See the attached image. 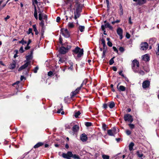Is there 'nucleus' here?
Here are the masks:
<instances>
[{
    "instance_id": "nucleus-17",
    "label": "nucleus",
    "mask_w": 159,
    "mask_h": 159,
    "mask_svg": "<svg viewBox=\"0 0 159 159\" xmlns=\"http://www.w3.org/2000/svg\"><path fill=\"white\" fill-rule=\"evenodd\" d=\"M143 60L145 61H148L149 60V57L148 55L147 54L145 55L142 56Z\"/></svg>"
},
{
    "instance_id": "nucleus-54",
    "label": "nucleus",
    "mask_w": 159,
    "mask_h": 159,
    "mask_svg": "<svg viewBox=\"0 0 159 159\" xmlns=\"http://www.w3.org/2000/svg\"><path fill=\"white\" fill-rule=\"evenodd\" d=\"M32 29L31 28H29L28 30V34H29L30 33H32V34H33L32 33Z\"/></svg>"
},
{
    "instance_id": "nucleus-62",
    "label": "nucleus",
    "mask_w": 159,
    "mask_h": 159,
    "mask_svg": "<svg viewBox=\"0 0 159 159\" xmlns=\"http://www.w3.org/2000/svg\"><path fill=\"white\" fill-rule=\"evenodd\" d=\"M62 38H61V36H60V37L59 38V41L60 43L61 44L62 43Z\"/></svg>"
},
{
    "instance_id": "nucleus-29",
    "label": "nucleus",
    "mask_w": 159,
    "mask_h": 159,
    "mask_svg": "<svg viewBox=\"0 0 159 159\" xmlns=\"http://www.w3.org/2000/svg\"><path fill=\"white\" fill-rule=\"evenodd\" d=\"M135 72L138 73L140 75H143L144 74V71L142 70H139V68H138V71Z\"/></svg>"
},
{
    "instance_id": "nucleus-63",
    "label": "nucleus",
    "mask_w": 159,
    "mask_h": 159,
    "mask_svg": "<svg viewBox=\"0 0 159 159\" xmlns=\"http://www.w3.org/2000/svg\"><path fill=\"white\" fill-rule=\"evenodd\" d=\"M129 23L130 24H132L133 23L131 20V18L130 17L129 18Z\"/></svg>"
},
{
    "instance_id": "nucleus-3",
    "label": "nucleus",
    "mask_w": 159,
    "mask_h": 159,
    "mask_svg": "<svg viewBox=\"0 0 159 159\" xmlns=\"http://www.w3.org/2000/svg\"><path fill=\"white\" fill-rule=\"evenodd\" d=\"M81 11V9L79 7H78L76 8L75 11L74 12V18L75 20L80 17Z\"/></svg>"
},
{
    "instance_id": "nucleus-51",
    "label": "nucleus",
    "mask_w": 159,
    "mask_h": 159,
    "mask_svg": "<svg viewBox=\"0 0 159 159\" xmlns=\"http://www.w3.org/2000/svg\"><path fill=\"white\" fill-rule=\"evenodd\" d=\"M107 44L110 47H111L112 46V43H111V42L110 41H108V42L107 43Z\"/></svg>"
},
{
    "instance_id": "nucleus-4",
    "label": "nucleus",
    "mask_w": 159,
    "mask_h": 159,
    "mask_svg": "<svg viewBox=\"0 0 159 159\" xmlns=\"http://www.w3.org/2000/svg\"><path fill=\"white\" fill-rule=\"evenodd\" d=\"M124 119L125 121H128L130 123L132 122L133 121L132 116L129 114H127L124 115Z\"/></svg>"
},
{
    "instance_id": "nucleus-12",
    "label": "nucleus",
    "mask_w": 159,
    "mask_h": 159,
    "mask_svg": "<svg viewBox=\"0 0 159 159\" xmlns=\"http://www.w3.org/2000/svg\"><path fill=\"white\" fill-rule=\"evenodd\" d=\"M30 65V62H26V63L24 65L20 67L18 69V71H20L21 70L25 69L29 65Z\"/></svg>"
},
{
    "instance_id": "nucleus-23",
    "label": "nucleus",
    "mask_w": 159,
    "mask_h": 159,
    "mask_svg": "<svg viewBox=\"0 0 159 159\" xmlns=\"http://www.w3.org/2000/svg\"><path fill=\"white\" fill-rule=\"evenodd\" d=\"M107 134L108 135L111 136H113L115 134L111 129H109L107 130Z\"/></svg>"
},
{
    "instance_id": "nucleus-5",
    "label": "nucleus",
    "mask_w": 159,
    "mask_h": 159,
    "mask_svg": "<svg viewBox=\"0 0 159 159\" xmlns=\"http://www.w3.org/2000/svg\"><path fill=\"white\" fill-rule=\"evenodd\" d=\"M71 47L70 46H68L66 48L64 47H61L60 49V52L62 54H65L68 51V49H70Z\"/></svg>"
},
{
    "instance_id": "nucleus-35",
    "label": "nucleus",
    "mask_w": 159,
    "mask_h": 159,
    "mask_svg": "<svg viewBox=\"0 0 159 159\" xmlns=\"http://www.w3.org/2000/svg\"><path fill=\"white\" fill-rule=\"evenodd\" d=\"M19 43H21L23 45H25L27 43V42L24 40L23 39H22L19 42Z\"/></svg>"
},
{
    "instance_id": "nucleus-16",
    "label": "nucleus",
    "mask_w": 159,
    "mask_h": 159,
    "mask_svg": "<svg viewBox=\"0 0 159 159\" xmlns=\"http://www.w3.org/2000/svg\"><path fill=\"white\" fill-rule=\"evenodd\" d=\"M16 62L15 61H13L9 65V68L10 69H13L16 67Z\"/></svg>"
},
{
    "instance_id": "nucleus-39",
    "label": "nucleus",
    "mask_w": 159,
    "mask_h": 159,
    "mask_svg": "<svg viewBox=\"0 0 159 159\" xmlns=\"http://www.w3.org/2000/svg\"><path fill=\"white\" fill-rule=\"evenodd\" d=\"M60 106L61 107V108L60 109H58V110L57 111V113H60L61 112V111L63 110V106L62 104L61 103L60 104Z\"/></svg>"
},
{
    "instance_id": "nucleus-27",
    "label": "nucleus",
    "mask_w": 159,
    "mask_h": 159,
    "mask_svg": "<svg viewBox=\"0 0 159 159\" xmlns=\"http://www.w3.org/2000/svg\"><path fill=\"white\" fill-rule=\"evenodd\" d=\"M104 26L106 28H108L111 30L112 29V26L109 23H107L105 24Z\"/></svg>"
},
{
    "instance_id": "nucleus-60",
    "label": "nucleus",
    "mask_w": 159,
    "mask_h": 159,
    "mask_svg": "<svg viewBox=\"0 0 159 159\" xmlns=\"http://www.w3.org/2000/svg\"><path fill=\"white\" fill-rule=\"evenodd\" d=\"M20 52L21 53L24 52L23 48V47H21L20 49Z\"/></svg>"
},
{
    "instance_id": "nucleus-9",
    "label": "nucleus",
    "mask_w": 159,
    "mask_h": 159,
    "mask_svg": "<svg viewBox=\"0 0 159 159\" xmlns=\"http://www.w3.org/2000/svg\"><path fill=\"white\" fill-rule=\"evenodd\" d=\"M62 156L64 158L69 159L70 157H72V153L71 152H68L67 154L63 153Z\"/></svg>"
},
{
    "instance_id": "nucleus-52",
    "label": "nucleus",
    "mask_w": 159,
    "mask_h": 159,
    "mask_svg": "<svg viewBox=\"0 0 159 159\" xmlns=\"http://www.w3.org/2000/svg\"><path fill=\"white\" fill-rule=\"evenodd\" d=\"M38 69L39 68L37 66L33 70L34 72V73H36Z\"/></svg>"
},
{
    "instance_id": "nucleus-24",
    "label": "nucleus",
    "mask_w": 159,
    "mask_h": 159,
    "mask_svg": "<svg viewBox=\"0 0 159 159\" xmlns=\"http://www.w3.org/2000/svg\"><path fill=\"white\" fill-rule=\"evenodd\" d=\"M134 145V143L131 142L129 145V149L130 151H131L133 150V147Z\"/></svg>"
},
{
    "instance_id": "nucleus-18",
    "label": "nucleus",
    "mask_w": 159,
    "mask_h": 159,
    "mask_svg": "<svg viewBox=\"0 0 159 159\" xmlns=\"http://www.w3.org/2000/svg\"><path fill=\"white\" fill-rule=\"evenodd\" d=\"M119 84H120L119 83L117 85V88L120 91H124L125 90V88L124 86L122 85L120 86L118 88V86L119 85Z\"/></svg>"
},
{
    "instance_id": "nucleus-11",
    "label": "nucleus",
    "mask_w": 159,
    "mask_h": 159,
    "mask_svg": "<svg viewBox=\"0 0 159 159\" xmlns=\"http://www.w3.org/2000/svg\"><path fill=\"white\" fill-rule=\"evenodd\" d=\"M117 34L119 35L120 38V39L123 38V30L120 28H118L117 30Z\"/></svg>"
},
{
    "instance_id": "nucleus-44",
    "label": "nucleus",
    "mask_w": 159,
    "mask_h": 159,
    "mask_svg": "<svg viewBox=\"0 0 159 159\" xmlns=\"http://www.w3.org/2000/svg\"><path fill=\"white\" fill-rule=\"evenodd\" d=\"M156 54L157 55H159V44H158V47L156 51Z\"/></svg>"
},
{
    "instance_id": "nucleus-15",
    "label": "nucleus",
    "mask_w": 159,
    "mask_h": 159,
    "mask_svg": "<svg viewBox=\"0 0 159 159\" xmlns=\"http://www.w3.org/2000/svg\"><path fill=\"white\" fill-rule=\"evenodd\" d=\"M32 58L33 56L32 52H31L30 54L26 56V58L27 61V62H30V60L32 59Z\"/></svg>"
},
{
    "instance_id": "nucleus-50",
    "label": "nucleus",
    "mask_w": 159,
    "mask_h": 159,
    "mask_svg": "<svg viewBox=\"0 0 159 159\" xmlns=\"http://www.w3.org/2000/svg\"><path fill=\"white\" fill-rule=\"evenodd\" d=\"M126 133L127 135H129L131 134V132L129 130H127L126 131Z\"/></svg>"
},
{
    "instance_id": "nucleus-41",
    "label": "nucleus",
    "mask_w": 159,
    "mask_h": 159,
    "mask_svg": "<svg viewBox=\"0 0 159 159\" xmlns=\"http://www.w3.org/2000/svg\"><path fill=\"white\" fill-rule=\"evenodd\" d=\"M102 44L103 45V46L104 47L106 45L105 41V40L103 39H102L101 40Z\"/></svg>"
},
{
    "instance_id": "nucleus-36",
    "label": "nucleus",
    "mask_w": 159,
    "mask_h": 159,
    "mask_svg": "<svg viewBox=\"0 0 159 159\" xmlns=\"http://www.w3.org/2000/svg\"><path fill=\"white\" fill-rule=\"evenodd\" d=\"M42 19H45L46 20H47V16L45 14H42Z\"/></svg>"
},
{
    "instance_id": "nucleus-58",
    "label": "nucleus",
    "mask_w": 159,
    "mask_h": 159,
    "mask_svg": "<svg viewBox=\"0 0 159 159\" xmlns=\"http://www.w3.org/2000/svg\"><path fill=\"white\" fill-rule=\"evenodd\" d=\"M126 37L127 39H129L130 37V35L128 33H126Z\"/></svg>"
},
{
    "instance_id": "nucleus-47",
    "label": "nucleus",
    "mask_w": 159,
    "mask_h": 159,
    "mask_svg": "<svg viewBox=\"0 0 159 159\" xmlns=\"http://www.w3.org/2000/svg\"><path fill=\"white\" fill-rule=\"evenodd\" d=\"M15 52H16V53L14 54V57L15 58H16V57H17V56H18L17 55V54L18 53V51L17 50H15Z\"/></svg>"
},
{
    "instance_id": "nucleus-38",
    "label": "nucleus",
    "mask_w": 159,
    "mask_h": 159,
    "mask_svg": "<svg viewBox=\"0 0 159 159\" xmlns=\"http://www.w3.org/2000/svg\"><path fill=\"white\" fill-rule=\"evenodd\" d=\"M107 126L105 124H104V123L102 124V128L103 129L104 131H105L106 130V129H107Z\"/></svg>"
},
{
    "instance_id": "nucleus-13",
    "label": "nucleus",
    "mask_w": 159,
    "mask_h": 159,
    "mask_svg": "<svg viewBox=\"0 0 159 159\" xmlns=\"http://www.w3.org/2000/svg\"><path fill=\"white\" fill-rule=\"evenodd\" d=\"M150 85V82L148 80H146L144 81L142 84L143 87L145 89L148 88Z\"/></svg>"
},
{
    "instance_id": "nucleus-25",
    "label": "nucleus",
    "mask_w": 159,
    "mask_h": 159,
    "mask_svg": "<svg viewBox=\"0 0 159 159\" xmlns=\"http://www.w3.org/2000/svg\"><path fill=\"white\" fill-rule=\"evenodd\" d=\"M146 0H138V5H142L146 2Z\"/></svg>"
},
{
    "instance_id": "nucleus-46",
    "label": "nucleus",
    "mask_w": 159,
    "mask_h": 159,
    "mask_svg": "<svg viewBox=\"0 0 159 159\" xmlns=\"http://www.w3.org/2000/svg\"><path fill=\"white\" fill-rule=\"evenodd\" d=\"M111 130L115 134H116V129L115 127H113Z\"/></svg>"
},
{
    "instance_id": "nucleus-20",
    "label": "nucleus",
    "mask_w": 159,
    "mask_h": 159,
    "mask_svg": "<svg viewBox=\"0 0 159 159\" xmlns=\"http://www.w3.org/2000/svg\"><path fill=\"white\" fill-rule=\"evenodd\" d=\"M79 129V127L77 125H75L72 128L73 131L74 132H76L78 131Z\"/></svg>"
},
{
    "instance_id": "nucleus-33",
    "label": "nucleus",
    "mask_w": 159,
    "mask_h": 159,
    "mask_svg": "<svg viewBox=\"0 0 159 159\" xmlns=\"http://www.w3.org/2000/svg\"><path fill=\"white\" fill-rule=\"evenodd\" d=\"M115 58L114 57L111 58L109 61V64L110 65H112L114 63V58Z\"/></svg>"
},
{
    "instance_id": "nucleus-22",
    "label": "nucleus",
    "mask_w": 159,
    "mask_h": 159,
    "mask_svg": "<svg viewBox=\"0 0 159 159\" xmlns=\"http://www.w3.org/2000/svg\"><path fill=\"white\" fill-rule=\"evenodd\" d=\"M43 143L42 142H39L34 146V148H39V147L43 145Z\"/></svg>"
},
{
    "instance_id": "nucleus-57",
    "label": "nucleus",
    "mask_w": 159,
    "mask_h": 159,
    "mask_svg": "<svg viewBox=\"0 0 159 159\" xmlns=\"http://www.w3.org/2000/svg\"><path fill=\"white\" fill-rule=\"evenodd\" d=\"M64 61V60H62L61 58H60L59 60V64H61L63 63Z\"/></svg>"
},
{
    "instance_id": "nucleus-21",
    "label": "nucleus",
    "mask_w": 159,
    "mask_h": 159,
    "mask_svg": "<svg viewBox=\"0 0 159 159\" xmlns=\"http://www.w3.org/2000/svg\"><path fill=\"white\" fill-rule=\"evenodd\" d=\"M34 16L36 20H37L38 19L37 12V11L36 7L35 6H34Z\"/></svg>"
},
{
    "instance_id": "nucleus-40",
    "label": "nucleus",
    "mask_w": 159,
    "mask_h": 159,
    "mask_svg": "<svg viewBox=\"0 0 159 159\" xmlns=\"http://www.w3.org/2000/svg\"><path fill=\"white\" fill-rule=\"evenodd\" d=\"M81 114L80 111H78L77 112H76L75 113V116L76 118L78 117V116H79Z\"/></svg>"
},
{
    "instance_id": "nucleus-64",
    "label": "nucleus",
    "mask_w": 159,
    "mask_h": 159,
    "mask_svg": "<svg viewBox=\"0 0 159 159\" xmlns=\"http://www.w3.org/2000/svg\"><path fill=\"white\" fill-rule=\"evenodd\" d=\"M61 20V18L59 17H57V18L56 21L57 22H59Z\"/></svg>"
},
{
    "instance_id": "nucleus-56",
    "label": "nucleus",
    "mask_w": 159,
    "mask_h": 159,
    "mask_svg": "<svg viewBox=\"0 0 159 159\" xmlns=\"http://www.w3.org/2000/svg\"><path fill=\"white\" fill-rule=\"evenodd\" d=\"M33 27L34 29V31H36L37 30L35 25H33Z\"/></svg>"
},
{
    "instance_id": "nucleus-7",
    "label": "nucleus",
    "mask_w": 159,
    "mask_h": 159,
    "mask_svg": "<svg viewBox=\"0 0 159 159\" xmlns=\"http://www.w3.org/2000/svg\"><path fill=\"white\" fill-rule=\"evenodd\" d=\"M62 34L65 38H68L70 36V34L67 29H62L61 30Z\"/></svg>"
},
{
    "instance_id": "nucleus-8",
    "label": "nucleus",
    "mask_w": 159,
    "mask_h": 159,
    "mask_svg": "<svg viewBox=\"0 0 159 159\" xmlns=\"http://www.w3.org/2000/svg\"><path fill=\"white\" fill-rule=\"evenodd\" d=\"M148 44L147 42H143L140 44V49L142 50H146L148 49Z\"/></svg>"
},
{
    "instance_id": "nucleus-49",
    "label": "nucleus",
    "mask_w": 159,
    "mask_h": 159,
    "mask_svg": "<svg viewBox=\"0 0 159 159\" xmlns=\"http://www.w3.org/2000/svg\"><path fill=\"white\" fill-rule=\"evenodd\" d=\"M119 51L121 52H123L124 51V49L123 47H120L119 48Z\"/></svg>"
},
{
    "instance_id": "nucleus-37",
    "label": "nucleus",
    "mask_w": 159,
    "mask_h": 159,
    "mask_svg": "<svg viewBox=\"0 0 159 159\" xmlns=\"http://www.w3.org/2000/svg\"><path fill=\"white\" fill-rule=\"evenodd\" d=\"M102 157L103 159H109V156L104 154L102 155Z\"/></svg>"
},
{
    "instance_id": "nucleus-30",
    "label": "nucleus",
    "mask_w": 159,
    "mask_h": 159,
    "mask_svg": "<svg viewBox=\"0 0 159 159\" xmlns=\"http://www.w3.org/2000/svg\"><path fill=\"white\" fill-rule=\"evenodd\" d=\"M84 26H83L80 25V26L79 27V30L81 32H83L84 31Z\"/></svg>"
},
{
    "instance_id": "nucleus-31",
    "label": "nucleus",
    "mask_w": 159,
    "mask_h": 159,
    "mask_svg": "<svg viewBox=\"0 0 159 159\" xmlns=\"http://www.w3.org/2000/svg\"><path fill=\"white\" fill-rule=\"evenodd\" d=\"M73 158H74L75 159H80V158L79 156L78 155H76V154H74L73 155L72 154V157Z\"/></svg>"
},
{
    "instance_id": "nucleus-6",
    "label": "nucleus",
    "mask_w": 159,
    "mask_h": 159,
    "mask_svg": "<svg viewBox=\"0 0 159 159\" xmlns=\"http://www.w3.org/2000/svg\"><path fill=\"white\" fill-rule=\"evenodd\" d=\"M83 83H82L81 84L80 86V87L77 88L74 91L72 92L70 94L71 98H72L74 96L76 95L79 92L81 88L83 86Z\"/></svg>"
},
{
    "instance_id": "nucleus-59",
    "label": "nucleus",
    "mask_w": 159,
    "mask_h": 159,
    "mask_svg": "<svg viewBox=\"0 0 159 159\" xmlns=\"http://www.w3.org/2000/svg\"><path fill=\"white\" fill-rule=\"evenodd\" d=\"M32 2L33 4H37L38 3L37 0H32Z\"/></svg>"
},
{
    "instance_id": "nucleus-1",
    "label": "nucleus",
    "mask_w": 159,
    "mask_h": 159,
    "mask_svg": "<svg viewBox=\"0 0 159 159\" xmlns=\"http://www.w3.org/2000/svg\"><path fill=\"white\" fill-rule=\"evenodd\" d=\"M73 54L75 56V54H77V56L78 57H80L83 55V49H80L78 47H76L75 49L73 50Z\"/></svg>"
},
{
    "instance_id": "nucleus-28",
    "label": "nucleus",
    "mask_w": 159,
    "mask_h": 159,
    "mask_svg": "<svg viewBox=\"0 0 159 159\" xmlns=\"http://www.w3.org/2000/svg\"><path fill=\"white\" fill-rule=\"evenodd\" d=\"M115 106V103L114 102H112L110 103L109 106L110 108H112L114 107Z\"/></svg>"
},
{
    "instance_id": "nucleus-2",
    "label": "nucleus",
    "mask_w": 159,
    "mask_h": 159,
    "mask_svg": "<svg viewBox=\"0 0 159 159\" xmlns=\"http://www.w3.org/2000/svg\"><path fill=\"white\" fill-rule=\"evenodd\" d=\"M139 63L136 60H134L132 62V69L134 72L138 71V68L139 67Z\"/></svg>"
},
{
    "instance_id": "nucleus-48",
    "label": "nucleus",
    "mask_w": 159,
    "mask_h": 159,
    "mask_svg": "<svg viewBox=\"0 0 159 159\" xmlns=\"http://www.w3.org/2000/svg\"><path fill=\"white\" fill-rule=\"evenodd\" d=\"M92 123L90 122H87L85 123V125L86 126H91Z\"/></svg>"
},
{
    "instance_id": "nucleus-14",
    "label": "nucleus",
    "mask_w": 159,
    "mask_h": 159,
    "mask_svg": "<svg viewBox=\"0 0 159 159\" xmlns=\"http://www.w3.org/2000/svg\"><path fill=\"white\" fill-rule=\"evenodd\" d=\"M88 139L87 135L84 134H83L80 136V139L83 142L86 141Z\"/></svg>"
},
{
    "instance_id": "nucleus-43",
    "label": "nucleus",
    "mask_w": 159,
    "mask_h": 159,
    "mask_svg": "<svg viewBox=\"0 0 159 159\" xmlns=\"http://www.w3.org/2000/svg\"><path fill=\"white\" fill-rule=\"evenodd\" d=\"M101 28L102 30L104 31V34H106L105 33L106 31L105 30V27L104 26V25H102L101 26Z\"/></svg>"
},
{
    "instance_id": "nucleus-32",
    "label": "nucleus",
    "mask_w": 159,
    "mask_h": 159,
    "mask_svg": "<svg viewBox=\"0 0 159 159\" xmlns=\"http://www.w3.org/2000/svg\"><path fill=\"white\" fill-rule=\"evenodd\" d=\"M137 154L138 156L139 157H145L143 156V155L142 153H140L139 151L137 152Z\"/></svg>"
},
{
    "instance_id": "nucleus-55",
    "label": "nucleus",
    "mask_w": 159,
    "mask_h": 159,
    "mask_svg": "<svg viewBox=\"0 0 159 159\" xmlns=\"http://www.w3.org/2000/svg\"><path fill=\"white\" fill-rule=\"evenodd\" d=\"M113 49L115 52H116L117 53H118V50L116 47H114V46L113 47Z\"/></svg>"
},
{
    "instance_id": "nucleus-61",
    "label": "nucleus",
    "mask_w": 159,
    "mask_h": 159,
    "mask_svg": "<svg viewBox=\"0 0 159 159\" xmlns=\"http://www.w3.org/2000/svg\"><path fill=\"white\" fill-rule=\"evenodd\" d=\"M53 74V73L52 71H50L48 72V75L49 76H50L52 75Z\"/></svg>"
},
{
    "instance_id": "nucleus-53",
    "label": "nucleus",
    "mask_w": 159,
    "mask_h": 159,
    "mask_svg": "<svg viewBox=\"0 0 159 159\" xmlns=\"http://www.w3.org/2000/svg\"><path fill=\"white\" fill-rule=\"evenodd\" d=\"M143 69L146 72H148L149 70V69L148 67H144Z\"/></svg>"
},
{
    "instance_id": "nucleus-10",
    "label": "nucleus",
    "mask_w": 159,
    "mask_h": 159,
    "mask_svg": "<svg viewBox=\"0 0 159 159\" xmlns=\"http://www.w3.org/2000/svg\"><path fill=\"white\" fill-rule=\"evenodd\" d=\"M42 15L41 13H39V20L41 21L39 24L42 27V28L43 29V28H45L44 26V23L43 20H42Z\"/></svg>"
},
{
    "instance_id": "nucleus-45",
    "label": "nucleus",
    "mask_w": 159,
    "mask_h": 159,
    "mask_svg": "<svg viewBox=\"0 0 159 159\" xmlns=\"http://www.w3.org/2000/svg\"><path fill=\"white\" fill-rule=\"evenodd\" d=\"M155 42V40L152 39H150L149 40V43L152 44L154 43Z\"/></svg>"
},
{
    "instance_id": "nucleus-42",
    "label": "nucleus",
    "mask_w": 159,
    "mask_h": 159,
    "mask_svg": "<svg viewBox=\"0 0 159 159\" xmlns=\"http://www.w3.org/2000/svg\"><path fill=\"white\" fill-rule=\"evenodd\" d=\"M128 125L131 129H134V125L133 124H128Z\"/></svg>"
},
{
    "instance_id": "nucleus-19",
    "label": "nucleus",
    "mask_w": 159,
    "mask_h": 159,
    "mask_svg": "<svg viewBox=\"0 0 159 159\" xmlns=\"http://www.w3.org/2000/svg\"><path fill=\"white\" fill-rule=\"evenodd\" d=\"M68 12L70 13V12L68 11H64V16L66 18V21L67 22L68 21V19L69 17V14L68 13Z\"/></svg>"
},
{
    "instance_id": "nucleus-34",
    "label": "nucleus",
    "mask_w": 159,
    "mask_h": 159,
    "mask_svg": "<svg viewBox=\"0 0 159 159\" xmlns=\"http://www.w3.org/2000/svg\"><path fill=\"white\" fill-rule=\"evenodd\" d=\"M120 14L121 15H123V10L122 9V6L121 4L120 5Z\"/></svg>"
},
{
    "instance_id": "nucleus-26",
    "label": "nucleus",
    "mask_w": 159,
    "mask_h": 159,
    "mask_svg": "<svg viewBox=\"0 0 159 159\" xmlns=\"http://www.w3.org/2000/svg\"><path fill=\"white\" fill-rule=\"evenodd\" d=\"M68 26L69 28H72L74 27V25L73 22H69L68 23Z\"/></svg>"
}]
</instances>
